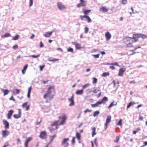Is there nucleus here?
Returning <instances> with one entry per match:
<instances>
[{
    "label": "nucleus",
    "mask_w": 147,
    "mask_h": 147,
    "mask_svg": "<svg viewBox=\"0 0 147 147\" xmlns=\"http://www.w3.org/2000/svg\"><path fill=\"white\" fill-rule=\"evenodd\" d=\"M69 140V138H64L61 142V145H64V147H66L69 145V143L67 141Z\"/></svg>",
    "instance_id": "9b49d317"
},
{
    "label": "nucleus",
    "mask_w": 147,
    "mask_h": 147,
    "mask_svg": "<svg viewBox=\"0 0 147 147\" xmlns=\"http://www.w3.org/2000/svg\"><path fill=\"white\" fill-rule=\"evenodd\" d=\"M9 145V144L7 142H6L5 143L3 147H7Z\"/></svg>",
    "instance_id": "774afa93"
},
{
    "label": "nucleus",
    "mask_w": 147,
    "mask_h": 147,
    "mask_svg": "<svg viewBox=\"0 0 147 147\" xmlns=\"http://www.w3.org/2000/svg\"><path fill=\"white\" fill-rule=\"evenodd\" d=\"M92 111V110H89V109H86V110H85L84 112L85 113H86L87 112H90Z\"/></svg>",
    "instance_id": "052dcab7"
},
{
    "label": "nucleus",
    "mask_w": 147,
    "mask_h": 147,
    "mask_svg": "<svg viewBox=\"0 0 147 147\" xmlns=\"http://www.w3.org/2000/svg\"><path fill=\"white\" fill-rule=\"evenodd\" d=\"M99 91H100V88H96L92 91V92L94 93H96Z\"/></svg>",
    "instance_id": "e433bc0d"
},
{
    "label": "nucleus",
    "mask_w": 147,
    "mask_h": 147,
    "mask_svg": "<svg viewBox=\"0 0 147 147\" xmlns=\"http://www.w3.org/2000/svg\"><path fill=\"white\" fill-rule=\"evenodd\" d=\"M32 140V138L31 137H29L27 139L24 143L25 147H28V143Z\"/></svg>",
    "instance_id": "6ab92c4d"
},
{
    "label": "nucleus",
    "mask_w": 147,
    "mask_h": 147,
    "mask_svg": "<svg viewBox=\"0 0 147 147\" xmlns=\"http://www.w3.org/2000/svg\"><path fill=\"white\" fill-rule=\"evenodd\" d=\"M40 137L42 139H45L47 138V135L45 131H41L39 135Z\"/></svg>",
    "instance_id": "1a4fd4ad"
},
{
    "label": "nucleus",
    "mask_w": 147,
    "mask_h": 147,
    "mask_svg": "<svg viewBox=\"0 0 147 147\" xmlns=\"http://www.w3.org/2000/svg\"><path fill=\"white\" fill-rule=\"evenodd\" d=\"M79 17L80 18L81 20L82 21L84 20V18H85L86 20L88 23L91 22L92 21L90 17L87 15H80Z\"/></svg>",
    "instance_id": "20e7f679"
},
{
    "label": "nucleus",
    "mask_w": 147,
    "mask_h": 147,
    "mask_svg": "<svg viewBox=\"0 0 147 147\" xmlns=\"http://www.w3.org/2000/svg\"><path fill=\"white\" fill-rule=\"evenodd\" d=\"M94 142L96 146L97 147L98 146V143L97 142V138H96L94 140Z\"/></svg>",
    "instance_id": "a18cd8bd"
},
{
    "label": "nucleus",
    "mask_w": 147,
    "mask_h": 147,
    "mask_svg": "<svg viewBox=\"0 0 147 147\" xmlns=\"http://www.w3.org/2000/svg\"><path fill=\"white\" fill-rule=\"evenodd\" d=\"M31 91H28V94L27 95V97L28 98H29L30 97V94Z\"/></svg>",
    "instance_id": "680f3d73"
},
{
    "label": "nucleus",
    "mask_w": 147,
    "mask_h": 147,
    "mask_svg": "<svg viewBox=\"0 0 147 147\" xmlns=\"http://www.w3.org/2000/svg\"><path fill=\"white\" fill-rule=\"evenodd\" d=\"M18 47L17 45H16L13 46V49H15L18 48Z\"/></svg>",
    "instance_id": "69168bd1"
},
{
    "label": "nucleus",
    "mask_w": 147,
    "mask_h": 147,
    "mask_svg": "<svg viewBox=\"0 0 147 147\" xmlns=\"http://www.w3.org/2000/svg\"><path fill=\"white\" fill-rule=\"evenodd\" d=\"M73 45H75L76 49H80L82 48L81 45L76 42H72Z\"/></svg>",
    "instance_id": "4468645a"
},
{
    "label": "nucleus",
    "mask_w": 147,
    "mask_h": 147,
    "mask_svg": "<svg viewBox=\"0 0 147 147\" xmlns=\"http://www.w3.org/2000/svg\"><path fill=\"white\" fill-rule=\"evenodd\" d=\"M135 104V103L134 102L131 101L130 102L129 104L127 105V110L131 106L133 105L134 104Z\"/></svg>",
    "instance_id": "bb28decb"
},
{
    "label": "nucleus",
    "mask_w": 147,
    "mask_h": 147,
    "mask_svg": "<svg viewBox=\"0 0 147 147\" xmlns=\"http://www.w3.org/2000/svg\"><path fill=\"white\" fill-rule=\"evenodd\" d=\"M105 36L106 40H109L111 37V35L109 32H107L105 33Z\"/></svg>",
    "instance_id": "2eb2a0df"
},
{
    "label": "nucleus",
    "mask_w": 147,
    "mask_h": 147,
    "mask_svg": "<svg viewBox=\"0 0 147 147\" xmlns=\"http://www.w3.org/2000/svg\"><path fill=\"white\" fill-rule=\"evenodd\" d=\"M82 11L84 15H87L88 13H90L91 11L90 9H86L84 8H83L82 9Z\"/></svg>",
    "instance_id": "a211bd4d"
},
{
    "label": "nucleus",
    "mask_w": 147,
    "mask_h": 147,
    "mask_svg": "<svg viewBox=\"0 0 147 147\" xmlns=\"http://www.w3.org/2000/svg\"><path fill=\"white\" fill-rule=\"evenodd\" d=\"M59 60V59H49V61H50L52 62V61H58Z\"/></svg>",
    "instance_id": "a19ab883"
},
{
    "label": "nucleus",
    "mask_w": 147,
    "mask_h": 147,
    "mask_svg": "<svg viewBox=\"0 0 147 147\" xmlns=\"http://www.w3.org/2000/svg\"><path fill=\"white\" fill-rule=\"evenodd\" d=\"M10 34L9 33H7L5 34L4 35H3L2 37H8L10 36Z\"/></svg>",
    "instance_id": "de8ad7c7"
},
{
    "label": "nucleus",
    "mask_w": 147,
    "mask_h": 147,
    "mask_svg": "<svg viewBox=\"0 0 147 147\" xmlns=\"http://www.w3.org/2000/svg\"><path fill=\"white\" fill-rule=\"evenodd\" d=\"M100 10L103 12H106L109 10V9L105 7H102L100 9Z\"/></svg>",
    "instance_id": "4be33fe9"
},
{
    "label": "nucleus",
    "mask_w": 147,
    "mask_h": 147,
    "mask_svg": "<svg viewBox=\"0 0 147 147\" xmlns=\"http://www.w3.org/2000/svg\"><path fill=\"white\" fill-rule=\"evenodd\" d=\"M140 38H142L143 39H145L146 38V35L142 34H140Z\"/></svg>",
    "instance_id": "f704fd0d"
},
{
    "label": "nucleus",
    "mask_w": 147,
    "mask_h": 147,
    "mask_svg": "<svg viewBox=\"0 0 147 147\" xmlns=\"http://www.w3.org/2000/svg\"><path fill=\"white\" fill-rule=\"evenodd\" d=\"M93 81L92 83L93 84H96L97 82V78H93Z\"/></svg>",
    "instance_id": "79ce46f5"
},
{
    "label": "nucleus",
    "mask_w": 147,
    "mask_h": 147,
    "mask_svg": "<svg viewBox=\"0 0 147 147\" xmlns=\"http://www.w3.org/2000/svg\"><path fill=\"white\" fill-rule=\"evenodd\" d=\"M89 29L88 27H86L84 28V31L85 33H87Z\"/></svg>",
    "instance_id": "4d7b16f0"
},
{
    "label": "nucleus",
    "mask_w": 147,
    "mask_h": 147,
    "mask_svg": "<svg viewBox=\"0 0 147 147\" xmlns=\"http://www.w3.org/2000/svg\"><path fill=\"white\" fill-rule=\"evenodd\" d=\"M133 40H134L135 42H136L138 40L139 38H140V34H133L132 37H131Z\"/></svg>",
    "instance_id": "6e6552de"
},
{
    "label": "nucleus",
    "mask_w": 147,
    "mask_h": 147,
    "mask_svg": "<svg viewBox=\"0 0 147 147\" xmlns=\"http://www.w3.org/2000/svg\"><path fill=\"white\" fill-rule=\"evenodd\" d=\"M53 31L46 32L44 34V36L46 37H49L52 35Z\"/></svg>",
    "instance_id": "aec40b11"
},
{
    "label": "nucleus",
    "mask_w": 147,
    "mask_h": 147,
    "mask_svg": "<svg viewBox=\"0 0 147 147\" xmlns=\"http://www.w3.org/2000/svg\"><path fill=\"white\" fill-rule=\"evenodd\" d=\"M74 95L73 94L70 98H69L68 100L71 102V103L69 105L70 106H73L74 105Z\"/></svg>",
    "instance_id": "ddd939ff"
},
{
    "label": "nucleus",
    "mask_w": 147,
    "mask_h": 147,
    "mask_svg": "<svg viewBox=\"0 0 147 147\" xmlns=\"http://www.w3.org/2000/svg\"><path fill=\"white\" fill-rule=\"evenodd\" d=\"M83 92V90H78L76 92V94L77 95H80L82 94Z\"/></svg>",
    "instance_id": "c756f323"
},
{
    "label": "nucleus",
    "mask_w": 147,
    "mask_h": 147,
    "mask_svg": "<svg viewBox=\"0 0 147 147\" xmlns=\"http://www.w3.org/2000/svg\"><path fill=\"white\" fill-rule=\"evenodd\" d=\"M20 92V90L17 89H13V90L12 91V92L15 94H19Z\"/></svg>",
    "instance_id": "c85d7f7f"
},
{
    "label": "nucleus",
    "mask_w": 147,
    "mask_h": 147,
    "mask_svg": "<svg viewBox=\"0 0 147 147\" xmlns=\"http://www.w3.org/2000/svg\"><path fill=\"white\" fill-rule=\"evenodd\" d=\"M19 37V35H17L13 37L12 39L14 40H16Z\"/></svg>",
    "instance_id": "ea45409f"
},
{
    "label": "nucleus",
    "mask_w": 147,
    "mask_h": 147,
    "mask_svg": "<svg viewBox=\"0 0 147 147\" xmlns=\"http://www.w3.org/2000/svg\"><path fill=\"white\" fill-rule=\"evenodd\" d=\"M119 136H117L116 138V140H114V142H116L118 143L119 141Z\"/></svg>",
    "instance_id": "37998d69"
},
{
    "label": "nucleus",
    "mask_w": 147,
    "mask_h": 147,
    "mask_svg": "<svg viewBox=\"0 0 147 147\" xmlns=\"http://www.w3.org/2000/svg\"><path fill=\"white\" fill-rule=\"evenodd\" d=\"M109 64V65H116L117 66H119V65L118 64V63L117 62H115L113 63H111V64Z\"/></svg>",
    "instance_id": "864d4df0"
},
{
    "label": "nucleus",
    "mask_w": 147,
    "mask_h": 147,
    "mask_svg": "<svg viewBox=\"0 0 147 147\" xmlns=\"http://www.w3.org/2000/svg\"><path fill=\"white\" fill-rule=\"evenodd\" d=\"M92 92V89L91 88L88 89L86 90V92L87 94L90 93Z\"/></svg>",
    "instance_id": "58836bf2"
},
{
    "label": "nucleus",
    "mask_w": 147,
    "mask_h": 147,
    "mask_svg": "<svg viewBox=\"0 0 147 147\" xmlns=\"http://www.w3.org/2000/svg\"><path fill=\"white\" fill-rule=\"evenodd\" d=\"M58 118L60 120H61L59 124H58L59 121L58 120L54 121L51 125L52 127L55 126V129H58V125H63L65 123L67 117L65 114H63L62 116H59Z\"/></svg>",
    "instance_id": "f03ea898"
},
{
    "label": "nucleus",
    "mask_w": 147,
    "mask_h": 147,
    "mask_svg": "<svg viewBox=\"0 0 147 147\" xmlns=\"http://www.w3.org/2000/svg\"><path fill=\"white\" fill-rule=\"evenodd\" d=\"M109 72H104L102 74V76L103 77H105L109 76Z\"/></svg>",
    "instance_id": "72a5a7b5"
},
{
    "label": "nucleus",
    "mask_w": 147,
    "mask_h": 147,
    "mask_svg": "<svg viewBox=\"0 0 147 147\" xmlns=\"http://www.w3.org/2000/svg\"><path fill=\"white\" fill-rule=\"evenodd\" d=\"M108 100V98L106 97H104L101 100L99 101L100 102L101 104H105L106 102Z\"/></svg>",
    "instance_id": "f3484780"
},
{
    "label": "nucleus",
    "mask_w": 147,
    "mask_h": 147,
    "mask_svg": "<svg viewBox=\"0 0 147 147\" xmlns=\"http://www.w3.org/2000/svg\"><path fill=\"white\" fill-rule=\"evenodd\" d=\"M55 87L53 86H50L48 89L46 93L43 96V98L46 99L48 102L52 100L55 94Z\"/></svg>",
    "instance_id": "f257e3e1"
},
{
    "label": "nucleus",
    "mask_w": 147,
    "mask_h": 147,
    "mask_svg": "<svg viewBox=\"0 0 147 147\" xmlns=\"http://www.w3.org/2000/svg\"><path fill=\"white\" fill-rule=\"evenodd\" d=\"M76 136L78 140H80V139L81 135L80 133L77 132L76 134Z\"/></svg>",
    "instance_id": "473e14b6"
},
{
    "label": "nucleus",
    "mask_w": 147,
    "mask_h": 147,
    "mask_svg": "<svg viewBox=\"0 0 147 147\" xmlns=\"http://www.w3.org/2000/svg\"><path fill=\"white\" fill-rule=\"evenodd\" d=\"M67 51L68 52H70L73 53V49L69 47L67 49Z\"/></svg>",
    "instance_id": "c03bdc74"
},
{
    "label": "nucleus",
    "mask_w": 147,
    "mask_h": 147,
    "mask_svg": "<svg viewBox=\"0 0 147 147\" xmlns=\"http://www.w3.org/2000/svg\"><path fill=\"white\" fill-rule=\"evenodd\" d=\"M29 0V5L30 7H31L33 4V0Z\"/></svg>",
    "instance_id": "603ef678"
},
{
    "label": "nucleus",
    "mask_w": 147,
    "mask_h": 147,
    "mask_svg": "<svg viewBox=\"0 0 147 147\" xmlns=\"http://www.w3.org/2000/svg\"><path fill=\"white\" fill-rule=\"evenodd\" d=\"M111 117L110 115H109L107 117V118L106 120V122L105 124V130H106L107 128L108 124L110 123L111 121Z\"/></svg>",
    "instance_id": "423d86ee"
},
{
    "label": "nucleus",
    "mask_w": 147,
    "mask_h": 147,
    "mask_svg": "<svg viewBox=\"0 0 147 147\" xmlns=\"http://www.w3.org/2000/svg\"><path fill=\"white\" fill-rule=\"evenodd\" d=\"M9 134V132L8 130H3L2 132V135L3 137H6Z\"/></svg>",
    "instance_id": "dca6fc26"
},
{
    "label": "nucleus",
    "mask_w": 147,
    "mask_h": 147,
    "mask_svg": "<svg viewBox=\"0 0 147 147\" xmlns=\"http://www.w3.org/2000/svg\"><path fill=\"white\" fill-rule=\"evenodd\" d=\"M27 104H28V102H26L24 103L22 105V107L23 108H25V107H27Z\"/></svg>",
    "instance_id": "6e6d98bb"
},
{
    "label": "nucleus",
    "mask_w": 147,
    "mask_h": 147,
    "mask_svg": "<svg viewBox=\"0 0 147 147\" xmlns=\"http://www.w3.org/2000/svg\"><path fill=\"white\" fill-rule=\"evenodd\" d=\"M28 68V65L27 64L24 67L23 69L26 71V69Z\"/></svg>",
    "instance_id": "e2e57ef3"
},
{
    "label": "nucleus",
    "mask_w": 147,
    "mask_h": 147,
    "mask_svg": "<svg viewBox=\"0 0 147 147\" xmlns=\"http://www.w3.org/2000/svg\"><path fill=\"white\" fill-rule=\"evenodd\" d=\"M38 121H37V124H39L42 121L40 117H38Z\"/></svg>",
    "instance_id": "13d9d810"
},
{
    "label": "nucleus",
    "mask_w": 147,
    "mask_h": 147,
    "mask_svg": "<svg viewBox=\"0 0 147 147\" xmlns=\"http://www.w3.org/2000/svg\"><path fill=\"white\" fill-rule=\"evenodd\" d=\"M101 105L100 102L99 101L97 102L95 104H92L91 105V107H98L99 105Z\"/></svg>",
    "instance_id": "a878e982"
},
{
    "label": "nucleus",
    "mask_w": 147,
    "mask_h": 147,
    "mask_svg": "<svg viewBox=\"0 0 147 147\" xmlns=\"http://www.w3.org/2000/svg\"><path fill=\"white\" fill-rule=\"evenodd\" d=\"M122 120L121 119H120L118 122V123L117 124V125L121 126L122 125Z\"/></svg>",
    "instance_id": "09e8293b"
},
{
    "label": "nucleus",
    "mask_w": 147,
    "mask_h": 147,
    "mask_svg": "<svg viewBox=\"0 0 147 147\" xmlns=\"http://www.w3.org/2000/svg\"><path fill=\"white\" fill-rule=\"evenodd\" d=\"M57 7L60 10L64 9L66 8V7L63 5L61 2H58L57 3Z\"/></svg>",
    "instance_id": "9d476101"
},
{
    "label": "nucleus",
    "mask_w": 147,
    "mask_h": 147,
    "mask_svg": "<svg viewBox=\"0 0 147 147\" xmlns=\"http://www.w3.org/2000/svg\"><path fill=\"white\" fill-rule=\"evenodd\" d=\"M92 137H94V136L96 134V128L95 127H93L92 129Z\"/></svg>",
    "instance_id": "7c9ffc66"
},
{
    "label": "nucleus",
    "mask_w": 147,
    "mask_h": 147,
    "mask_svg": "<svg viewBox=\"0 0 147 147\" xmlns=\"http://www.w3.org/2000/svg\"><path fill=\"white\" fill-rule=\"evenodd\" d=\"M75 137H73L72 139L71 140V143L73 145H74L75 143Z\"/></svg>",
    "instance_id": "5fc2aeb1"
},
{
    "label": "nucleus",
    "mask_w": 147,
    "mask_h": 147,
    "mask_svg": "<svg viewBox=\"0 0 147 147\" xmlns=\"http://www.w3.org/2000/svg\"><path fill=\"white\" fill-rule=\"evenodd\" d=\"M90 86V84L89 83L86 84L85 85L83 86L82 87V88L83 89H84L86 88L89 86Z\"/></svg>",
    "instance_id": "c9c22d12"
},
{
    "label": "nucleus",
    "mask_w": 147,
    "mask_h": 147,
    "mask_svg": "<svg viewBox=\"0 0 147 147\" xmlns=\"http://www.w3.org/2000/svg\"><path fill=\"white\" fill-rule=\"evenodd\" d=\"M143 117L141 116H140L138 120L142 121L143 120Z\"/></svg>",
    "instance_id": "338daca9"
},
{
    "label": "nucleus",
    "mask_w": 147,
    "mask_h": 147,
    "mask_svg": "<svg viewBox=\"0 0 147 147\" xmlns=\"http://www.w3.org/2000/svg\"><path fill=\"white\" fill-rule=\"evenodd\" d=\"M3 123L5 125V129H8L9 128V123L6 120H3Z\"/></svg>",
    "instance_id": "b1692460"
},
{
    "label": "nucleus",
    "mask_w": 147,
    "mask_h": 147,
    "mask_svg": "<svg viewBox=\"0 0 147 147\" xmlns=\"http://www.w3.org/2000/svg\"><path fill=\"white\" fill-rule=\"evenodd\" d=\"M45 65H40L39 67L40 68V71H42L43 68L45 67Z\"/></svg>",
    "instance_id": "3c124183"
},
{
    "label": "nucleus",
    "mask_w": 147,
    "mask_h": 147,
    "mask_svg": "<svg viewBox=\"0 0 147 147\" xmlns=\"http://www.w3.org/2000/svg\"><path fill=\"white\" fill-rule=\"evenodd\" d=\"M1 90L2 92H3L4 96H5L9 92V91L7 90H4L2 89H1Z\"/></svg>",
    "instance_id": "cd10ccee"
},
{
    "label": "nucleus",
    "mask_w": 147,
    "mask_h": 147,
    "mask_svg": "<svg viewBox=\"0 0 147 147\" xmlns=\"http://www.w3.org/2000/svg\"><path fill=\"white\" fill-rule=\"evenodd\" d=\"M53 127L51 126V125L50 127L48 128L51 132H52L53 131H54L55 129V128L54 129L53 128Z\"/></svg>",
    "instance_id": "4c0bfd02"
},
{
    "label": "nucleus",
    "mask_w": 147,
    "mask_h": 147,
    "mask_svg": "<svg viewBox=\"0 0 147 147\" xmlns=\"http://www.w3.org/2000/svg\"><path fill=\"white\" fill-rule=\"evenodd\" d=\"M39 46L40 48H42L44 47V45L42 41H41L40 42Z\"/></svg>",
    "instance_id": "bf43d9fd"
},
{
    "label": "nucleus",
    "mask_w": 147,
    "mask_h": 147,
    "mask_svg": "<svg viewBox=\"0 0 147 147\" xmlns=\"http://www.w3.org/2000/svg\"><path fill=\"white\" fill-rule=\"evenodd\" d=\"M140 46H139L137 47H135L134 50H130L128 51L127 53V54L129 55H130L134 54L138 52H135V51L138 48H140Z\"/></svg>",
    "instance_id": "0eeeda50"
},
{
    "label": "nucleus",
    "mask_w": 147,
    "mask_h": 147,
    "mask_svg": "<svg viewBox=\"0 0 147 147\" xmlns=\"http://www.w3.org/2000/svg\"><path fill=\"white\" fill-rule=\"evenodd\" d=\"M117 102H115V101H113L108 107V109H109L113 106L116 105H117Z\"/></svg>",
    "instance_id": "2f4dec72"
},
{
    "label": "nucleus",
    "mask_w": 147,
    "mask_h": 147,
    "mask_svg": "<svg viewBox=\"0 0 147 147\" xmlns=\"http://www.w3.org/2000/svg\"><path fill=\"white\" fill-rule=\"evenodd\" d=\"M124 42L126 45V46L128 47H132L134 46L132 44L135 42L134 40L130 37L126 38L124 40Z\"/></svg>",
    "instance_id": "7ed1b4c3"
},
{
    "label": "nucleus",
    "mask_w": 147,
    "mask_h": 147,
    "mask_svg": "<svg viewBox=\"0 0 147 147\" xmlns=\"http://www.w3.org/2000/svg\"><path fill=\"white\" fill-rule=\"evenodd\" d=\"M99 111H96L94 112V114L93 116L94 117H95L97 115H98L99 114Z\"/></svg>",
    "instance_id": "49530a36"
},
{
    "label": "nucleus",
    "mask_w": 147,
    "mask_h": 147,
    "mask_svg": "<svg viewBox=\"0 0 147 147\" xmlns=\"http://www.w3.org/2000/svg\"><path fill=\"white\" fill-rule=\"evenodd\" d=\"M80 3L77 5V7L79 8L81 7H85L86 5V1L85 0H80Z\"/></svg>",
    "instance_id": "39448f33"
},
{
    "label": "nucleus",
    "mask_w": 147,
    "mask_h": 147,
    "mask_svg": "<svg viewBox=\"0 0 147 147\" xmlns=\"http://www.w3.org/2000/svg\"><path fill=\"white\" fill-rule=\"evenodd\" d=\"M147 145V141L144 142V145L141 146V147H144Z\"/></svg>",
    "instance_id": "0e129e2a"
},
{
    "label": "nucleus",
    "mask_w": 147,
    "mask_h": 147,
    "mask_svg": "<svg viewBox=\"0 0 147 147\" xmlns=\"http://www.w3.org/2000/svg\"><path fill=\"white\" fill-rule=\"evenodd\" d=\"M56 136V134H55L53 136H50V140L49 142V143H51Z\"/></svg>",
    "instance_id": "393cba45"
},
{
    "label": "nucleus",
    "mask_w": 147,
    "mask_h": 147,
    "mask_svg": "<svg viewBox=\"0 0 147 147\" xmlns=\"http://www.w3.org/2000/svg\"><path fill=\"white\" fill-rule=\"evenodd\" d=\"M21 110L20 109H19V112L18 114L14 115H13V117L15 118L18 119L20 118L21 117Z\"/></svg>",
    "instance_id": "5701e85b"
},
{
    "label": "nucleus",
    "mask_w": 147,
    "mask_h": 147,
    "mask_svg": "<svg viewBox=\"0 0 147 147\" xmlns=\"http://www.w3.org/2000/svg\"><path fill=\"white\" fill-rule=\"evenodd\" d=\"M99 55H100L99 54L92 55V56H93V57H94V58H98L99 57Z\"/></svg>",
    "instance_id": "8fccbe9b"
},
{
    "label": "nucleus",
    "mask_w": 147,
    "mask_h": 147,
    "mask_svg": "<svg viewBox=\"0 0 147 147\" xmlns=\"http://www.w3.org/2000/svg\"><path fill=\"white\" fill-rule=\"evenodd\" d=\"M13 112V111L12 110H10L7 114V117L8 119H10Z\"/></svg>",
    "instance_id": "412c9836"
},
{
    "label": "nucleus",
    "mask_w": 147,
    "mask_h": 147,
    "mask_svg": "<svg viewBox=\"0 0 147 147\" xmlns=\"http://www.w3.org/2000/svg\"><path fill=\"white\" fill-rule=\"evenodd\" d=\"M125 70L126 69L125 68L120 69L119 70V72L118 74V75L120 76H122Z\"/></svg>",
    "instance_id": "f8f14e48"
}]
</instances>
